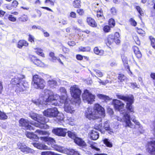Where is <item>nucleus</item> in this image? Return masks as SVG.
<instances>
[{
	"label": "nucleus",
	"mask_w": 155,
	"mask_h": 155,
	"mask_svg": "<svg viewBox=\"0 0 155 155\" xmlns=\"http://www.w3.org/2000/svg\"><path fill=\"white\" fill-rule=\"evenodd\" d=\"M44 94L45 96L46 100L51 102L52 105L59 106L61 104L64 103V110L67 113L72 114L74 113L75 110L74 108V104L71 103L70 101L68 100L66 97L63 96V99H61L57 94L54 95L53 92L49 90H45Z\"/></svg>",
	"instance_id": "f257e3e1"
},
{
	"label": "nucleus",
	"mask_w": 155,
	"mask_h": 155,
	"mask_svg": "<svg viewBox=\"0 0 155 155\" xmlns=\"http://www.w3.org/2000/svg\"><path fill=\"white\" fill-rule=\"evenodd\" d=\"M112 103L115 110L119 111L120 114V117H117V120L124 122L126 124V127H134V125L130 121V115L126 112L124 108V104L117 99H113Z\"/></svg>",
	"instance_id": "f03ea898"
},
{
	"label": "nucleus",
	"mask_w": 155,
	"mask_h": 155,
	"mask_svg": "<svg viewBox=\"0 0 155 155\" xmlns=\"http://www.w3.org/2000/svg\"><path fill=\"white\" fill-rule=\"evenodd\" d=\"M105 114L104 109L97 104H95L93 108H87L84 113L85 117L90 120H96L101 117H104Z\"/></svg>",
	"instance_id": "7ed1b4c3"
},
{
	"label": "nucleus",
	"mask_w": 155,
	"mask_h": 155,
	"mask_svg": "<svg viewBox=\"0 0 155 155\" xmlns=\"http://www.w3.org/2000/svg\"><path fill=\"white\" fill-rule=\"evenodd\" d=\"M25 78V76L24 75L18 74L11 80L12 84L16 85L15 91L18 94L24 91L28 87V83L23 80Z\"/></svg>",
	"instance_id": "20e7f679"
},
{
	"label": "nucleus",
	"mask_w": 155,
	"mask_h": 155,
	"mask_svg": "<svg viewBox=\"0 0 155 155\" xmlns=\"http://www.w3.org/2000/svg\"><path fill=\"white\" fill-rule=\"evenodd\" d=\"M40 138L41 140L47 142V143L49 146H47L41 143H35L33 144V145L35 147L41 150H51L52 148H54L57 151H60V147L59 146L57 145H54L55 142V140L53 138L47 137H40Z\"/></svg>",
	"instance_id": "39448f33"
},
{
	"label": "nucleus",
	"mask_w": 155,
	"mask_h": 155,
	"mask_svg": "<svg viewBox=\"0 0 155 155\" xmlns=\"http://www.w3.org/2000/svg\"><path fill=\"white\" fill-rule=\"evenodd\" d=\"M29 116L32 119L37 121L38 122L34 123L33 124L34 125L40 128L44 127L45 123V119L42 115L31 112L29 114Z\"/></svg>",
	"instance_id": "423d86ee"
},
{
	"label": "nucleus",
	"mask_w": 155,
	"mask_h": 155,
	"mask_svg": "<svg viewBox=\"0 0 155 155\" xmlns=\"http://www.w3.org/2000/svg\"><path fill=\"white\" fill-rule=\"evenodd\" d=\"M118 98L127 101L126 108L130 112H134V109L132 105L134 102V97L132 95L124 96L121 95L117 94Z\"/></svg>",
	"instance_id": "0eeeda50"
},
{
	"label": "nucleus",
	"mask_w": 155,
	"mask_h": 155,
	"mask_svg": "<svg viewBox=\"0 0 155 155\" xmlns=\"http://www.w3.org/2000/svg\"><path fill=\"white\" fill-rule=\"evenodd\" d=\"M33 78L32 84L34 87L37 89L44 88L45 86V82L44 79L37 75H34Z\"/></svg>",
	"instance_id": "6e6552de"
},
{
	"label": "nucleus",
	"mask_w": 155,
	"mask_h": 155,
	"mask_svg": "<svg viewBox=\"0 0 155 155\" xmlns=\"http://www.w3.org/2000/svg\"><path fill=\"white\" fill-rule=\"evenodd\" d=\"M82 97L84 102L88 104L92 103L95 98V96L87 90H84V93L82 94Z\"/></svg>",
	"instance_id": "1a4fd4ad"
},
{
	"label": "nucleus",
	"mask_w": 155,
	"mask_h": 155,
	"mask_svg": "<svg viewBox=\"0 0 155 155\" xmlns=\"http://www.w3.org/2000/svg\"><path fill=\"white\" fill-rule=\"evenodd\" d=\"M70 91L71 96L75 99H77L78 101H79L81 91L78 87L77 85H74L71 87Z\"/></svg>",
	"instance_id": "9d476101"
},
{
	"label": "nucleus",
	"mask_w": 155,
	"mask_h": 155,
	"mask_svg": "<svg viewBox=\"0 0 155 155\" xmlns=\"http://www.w3.org/2000/svg\"><path fill=\"white\" fill-rule=\"evenodd\" d=\"M58 113V109L56 107L48 109L43 112L45 116L50 117H56Z\"/></svg>",
	"instance_id": "9b49d317"
},
{
	"label": "nucleus",
	"mask_w": 155,
	"mask_h": 155,
	"mask_svg": "<svg viewBox=\"0 0 155 155\" xmlns=\"http://www.w3.org/2000/svg\"><path fill=\"white\" fill-rule=\"evenodd\" d=\"M45 90H47V89H45L44 90V91L42 93V96H41V97H43V101H45L44 102L43 101H41V99H42V98H40L39 99H38L36 101H33V102L36 105L38 106V107L40 108L42 107L43 106V105L44 104H45V105L47 104H48L47 102L48 103H50L49 104H51V102H50V101H47L46 100V99L45 98V96L44 94V92Z\"/></svg>",
	"instance_id": "f8f14e48"
},
{
	"label": "nucleus",
	"mask_w": 155,
	"mask_h": 155,
	"mask_svg": "<svg viewBox=\"0 0 155 155\" xmlns=\"http://www.w3.org/2000/svg\"><path fill=\"white\" fill-rule=\"evenodd\" d=\"M19 123L20 126L24 129L30 130L33 129V127L29 124V121L26 119L21 118L19 121Z\"/></svg>",
	"instance_id": "ddd939ff"
},
{
	"label": "nucleus",
	"mask_w": 155,
	"mask_h": 155,
	"mask_svg": "<svg viewBox=\"0 0 155 155\" xmlns=\"http://www.w3.org/2000/svg\"><path fill=\"white\" fill-rule=\"evenodd\" d=\"M52 132L53 134L57 136L65 137L67 132V130L65 128H57L54 129Z\"/></svg>",
	"instance_id": "4468645a"
},
{
	"label": "nucleus",
	"mask_w": 155,
	"mask_h": 155,
	"mask_svg": "<svg viewBox=\"0 0 155 155\" xmlns=\"http://www.w3.org/2000/svg\"><path fill=\"white\" fill-rule=\"evenodd\" d=\"M18 146L21 151L25 153H34V150L29 147H27L25 145L21 143H18Z\"/></svg>",
	"instance_id": "2eb2a0df"
},
{
	"label": "nucleus",
	"mask_w": 155,
	"mask_h": 155,
	"mask_svg": "<svg viewBox=\"0 0 155 155\" xmlns=\"http://www.w3.org/2000/svg\"><path fill=\"white\" fill-rule=\"evenodd\" d=\"M30 60L38 66L42 67L44 66V63L40 60L37 59L36 57L33 55H31L29 57Z\"/></svg>",
	"instance_id": "dca6fc26"
},
{
	"label": "nucleus",
	"mask_w": 155,
	"mask_h": 155,
	"mask_svg": "<svg viewBox=\"0 0 155 155\" xmlns=\"http://www.w3.org/2000/svg\"><path fill=\"white\" fill-rule=\"evenodd\" d=\"M74 142L79 146L84 147L86 146V143L81 138L76 137L74 140Z\"/></svg>",
	"instance_id": "f3484780"
},
{
	"label": "nucleus",
	"mask_w": 155,
	"mask_h": 155,
	"mask_svg": "<svg viewBox=\"0 0 155 155\" xmlns=\"http://www.w3.org/2000/svg\"><path fill=\"white\" fill-rule=\"evenodd\" d=\"M25 134L28 137L35 141H37L38 139L39 138L37 136L32 132H27Z\"/></svg>",
	"instance_id": "a211bd4d"
},
{
	"label": "nucleus",
	"mask_w": 155,
	"mask_h": 155,
	"mask_svg": "<svg viewBox=\"0 0 155 155\" xmlns=\"http://www.w3.org/2000/svg\"><path fill=\"white\" fill-rule=\"evenodd\" d=\"M90 135L91 138L94 140H97L99 137V133L96 130H92Z\"/></svg>",
	"instance_id": "6ab92c4d"
},
{
	"label": "nucleus",
	"mask_w": 155,
	"mask_h": 155,
	"mask_svg": "<svg viewBox=\"0 0 155 155\" xmlns=\"http://www.w3.org/2000/svg\"><path fill=\"white\" fill-rule=\"evenodd\" d=\"M28 45V42L24 40H20L19 41L17 44V47L19 48H21L23 46L27 47Z\"/></svg>",
	"instance_id": "aec40b11"
},
{
	"label": "nucleus",
	"mask_w": 155,
	"mask_h": 155,
	"mask_svg": "<svg viewBox=\"0 0 155 155\" xmlns=\"http://www.w3.org/2000/svg\"><path fill=\"white\" fill-rule=\"evenodd\" d=\"M49 86L52 88H55L57 85V81L54 80H50L48 81Z\"/></svg>",
	"instance_id": "412c9836"
},
{
	"label": "nucleus",
	"mask_w": 155,
	"mask_h": 155,
	"mask_svg": "<svg viewBox=\"0 0 155 155\" xmlns=\"http://www.w3.org/2000/svg\"><path fill=\"white\" fill-rule=\"evenodd\" d=\"M121 57L122 61L125 66V68L127 70V71H129L132 74V73L130 71L129 67L127 65L128 61L127 57L124 56H122Z\"/></svg>",
	"instance_id": "4be33fe9"
},
{
	"label": "nucleus",
	"mask_w": 155,
	"mask_h": 155,
	"mask_svg": "<svg viewBox=\"0 0 155 155\" xmlns=\"http://www.w3.org/2000/svg\"><path fill=\"white\" fill-rule=\"evenodd\" d=\"M114 36L113 35H109L106 41V44L107 45L112 44L114 41Z\"/></svg>",
	"instance_id": "5701e85b"
},
{
	"label": "nucleus",
	"mask_w": 155,
	"mask_h": 155,
	"mask_svg": "<svg viewBox=\"0 0 155 155\" xmlns=\"http://www.w3.org/2000/svg\"><path fill=\"white\" fill-rule=\"evenodd\" d=\"M104 127L106 130L109 131L108 133L110 134H111L113 133L112 130L110 127L109 122L108 121H106L104 123Z\"/></svg>",
	"instance_id": "b1692460"
},
{
	"label": "nucleus",
	"mask_w": 155,
	"mask_h": 155,
	"mask_svg": "<svg viewBox=\"0 0 155 155\" xmlns=\"http://www.w3.org/2000/svg\"><path fill=\"white\" fill-rule=\"evenodd\" d=\"M64 115L63 114L60 113L58 112V113L55 117L57 119L56 121L57 123L60 124V123H61L62 122L64 121Z\"/></svg>",
	"instance_id": "393cba45"
},
{
	"label": "nucleus",
	"mask_w": 155,
	"mask_h": 155,
	"mask_svg": "<svg viewBox=\"0 0 155 155\" xmlns=\"http://www.w3.org/2000/svg\"><path fill=\"white\" fill-rule=\"evenodd\" d=\"M87 21L88 24L90 26L95 27L96 26V24L94 20L91 17H88L87 18Z\"/></svg>",
	"instance_id": "a878e982"
},
{
	"label": "nucleus",
	"mask_w": 155,
	"mask_h": 155,
	"mask_svg": "<svg viewBox=\"0 0 155 155\" xmlns=\"http://www.w3.org/2000/svg\"><path fill=\"white\" fill-rule=\"evenodd\" d=\"M94 52L96 54L101 56L104 54V51L103 50H100L97 47H95L94 48Z\"/></svg>",
	"instance_id": "bb28decb"
},
{
	"label": "nucleus",
	"mask_w": 155,
	"mask_h": 155,
	"mask_svg": "<svg viewBox=\"0 0 155 155\" xmlns=\"http://www.w3.org/2000/svg\"><path fill=\"white\" fill-rule=\"evenodd\" d=\"M134 52L137 57L138 58H141L142 56V55L138 47L137 46H135L134 47Z\"/></svg>",
	"instance_id": "cd10ccee"
},
{
	"label": "nucleus",
	"mask_w": 155,
	"mask_h": 155,
	"mask_svg": "<svg viewBox=\"0 0 155 155\" xmlns=\"http://www.w3.org/2000/svg\"><path fill=\"white\" fill-rule=\"evenodd\" d=\"M91 50V47L89 46L84 47L81 46L79 48V51L82 52H89Z\"/></svg>",
	"instance_id": "c85d7f7f"
},
{
	"label": "nucleus",
	"mask_w": 155,
	"mask_h": 155,
	"mask_svg": "<svg viewBox=\"0 0 155 155\" xmlns=\"http://www.w3.org/2000/svg\"><path fill=\"white\" fill-rule=\"evenodd\" d=\"M34 49L35 50V52L37 54L42 57H44V54L43 52V50L41 48H35Z\"/></svg>",
	"instance_id": "c756f323"
},
{
	"label": "nucleus",
	"mask_w": 155,
	"mask_h": 155,
	"mask_svg": "<svg viewBox=\"0 0 155 155\" xmlns=\"http://www.w3.org/2000/svg\"><path fill=\"white\" fill-rule=\"evenodd\" d=\"M97 96L98 98L104 99L106 101H107L111 100V99L109 97L102 94H98L97 95Z\"/></svg>",
	"instance_id": "7c9ffc66"
},
{
	"label": "nucleus",
	"mask_w": 155,
	"mask_h": 155,
	"mask_svg": "<svg viewBox=\"0 0 155 155\" xmlns=\"http://www.w3.org/2000/svg\"><path fill=\"white\" fill-rule=\"evenodd\" d=\"M35 133H38L40 135H45L48 136L49 134L48 131H42L41 130H37L35 132Z\"/></svg>",
	"instance_id": "2f4dec72"
},
{
	"label": "nucleus",
	"mask_w": 155,
	"mask_h": 155,
	"mask_svg": "<svg viewBox=\"0 0 155 155\" xmlns=\"http://www.w3.org/2000/svg\"><path fill=\"white\" fill-rule=\"evenodd\" d=\"M60 91L62 94H63V96L61 97L57 94L60 97V98H61V99H63V97L64 96L66 97L67 98L66 96H65V95L66 94L67 91L63 87H61L60 88Z\"/></svg>",
	"instance_id": "473e14b6"
},
{
	"label": "nucleus",
	"mask_w": 155,
	"mask_h": 155,
	"mask_svg": "<svg viewBox=\"0 0 155 155\" xmlns=\"http://www.w3.org/2000/svg\"><path fill=\"white\" fill-rule=\"evenodd\" d=\"M80 3V0H74L73 3V5L74 7L78 8L81 6Z\"/></svg>",
	"instance_id": "72a5a7b5"
},
{
	"label": "nucleus",
	"mask_w": 155,
	"mask_h": 155,
	"mask_svg": "<svg viewBox=\"0 0 155 155\" xmlns=\"http://www.w3.org/2000/svg\"><path fill=\"white\" fill-rule=\"evenodd\" d=\"M67 132L68 133V136L71 138L73 139L74 140L75 138L76 137V135L74 133L71 131H68Z\"/></svg>",
	"instance_id": "f704fd0d"
},
{
	"label": "nucleus",
	"mask_w": 155,
	"mask_h": 155,
	"mask_svg": "<svg viewBox=\"0 0 155 155\" xmlns=\"http://www.w3.org/2000/svg\"><path fill=\"white\" fill-rule=\"evenodd\" d=\"M126 79V77L124 74H120L118 76V79L119 80V81L123 82Z\"/></svg>",
	"instance_id": "c9c22d12"
},
{
	"label": "nucleus",
	"mask_w": 155,
	"mask_h": 155,
	"mask_svg": "<svg viewBox=\"0 0 155 155\" xmlns=\"http://www.w3.org/2000/svg\"><path fill=\"white\" fill-rule=\"evenodd\" d=\"M69 154L71 155H80L78 151H76L74 150L71 149L69 150Z\"/></svg>",
	"instance_id": "e433bc0d"
},
{
	"label": "nucleus",
	"mask_w": 155,
	"mask_h": 155,
	"mask_svg": "<svg viewBox=\"0 0 155 155\" xmlns=\"http://www.w3.org/2000/svg\"><path fill=\"white\" fill-rule=\"evenodd\" d=\"M19 21H25L28 20V16L27 15H24L18 18Z\"/></svg>",
	"instance_id": "4c0bfd02"
},
{
	"label": "nucleus",
	"mask_w": 155,
	"mask_h": 155,
	"mask_svg": "<svg viewBox=\"0 0 155 155\" xmlns=\"http://www.w3.org/2000/svg\"><path fill=\"white\" fill-rule=\"evenodd\" d=\"M97 11V16L98 18H102L103 17V11L101 9L100 10H98Z\"/></svg>",
	"instance_id": "58836bf2"
},
{
	"label": "nucleus",
	"mask_w": 155,
	"mask_h": 155,
	"mask_svg": "<svg viewBox=\"0 0 155 155\" xmlns=\"http://www.w3.org/2000/svg\"><path fill=\"white\" fill-rule=\"evenodd\" d=\"M104 143L108 147H111L112 146L111 143L107 139H105L103 140Z\"/></svg>",
	"instance_id": "ea45409f"
},
{
	"label": "nucleus",
	"mask_w": 155,
	"mask_h": 155,
	"mask_svg": "<svg viewBox=\"0 0 155 155\" xmlns=\"http://www.w3.org/2000/svg\"><path fill=\"white\" fill-rule=\"evenodd\" d=\"M7 116L4 113L0 111V119L5 120L7 119Z\"/></svg>",
	"instance_id": "a19ab883"
},
{
	"label": "nucleus",
	"mask_w": 155,
	"mask_h": 155,
	"mask_svg": "<svg viewBox=\"0 0 155 155\" xmlns=\"http://www.w3.org/2000/svg\"><path fill=\"white\" fill-rule=\"evenodd\" d=\"M74 120V119L72 118L71 117H68L67 118L65 121L66 123L72 125L71 123L73 122Z\"/></svg>",
	"instance_id": "79ce46f5"
},
{
	"label": "nucleus",
	"mask_w": 155,
	"mask_h": 155,
	"mask_svg": "<svg viewBox=\"0 0 155 155\" xmlns=\"http://www.w3.org/2000/svg\"><path fill=\"white\" fill-rule=\"evenodd\" d=\"M94 71L95 72L96 74L99 77H102L103 75V74L101 71L98 70H94Z\"/></svg>",
	"instance_id": "37998d69"
},
{
	"label": "nucleus",
	"mask_w": 155,
	"mask_h": 155,
	"mask_svg": "<svg viewBox=\"0 0 155 155\" xmlns=\"http://www.w3.org/2000/svg\"><path fill=\"white\" fill-rule=\"evenodd\" d=\"M41 155H55V153L50 151H48L42 152Z\"/></svg>",
	"instance_id": "c03bdc74"
},
{
	"label": "nucleus",
	"mask_w": 155,
	"mask_h": 155,
	"mask_svg": "<svg viewBox=\"0 0 155 155\" xmlns=\"http://www.w3.org/2000/svg\"><path fill=\"white\" fill-rule=\"evenodd\" d=\"M136 8V9L140 15L143 16L144 15L143 12L140 7L139 6H137Z\"/></svg>",
	"instance_id": "a18cd8bd"
},
{
	"label": "nucleus",
	"mask_w": 155,
	"mask_h": 155,
	"mask_svg": "<svg viewBox=\"0 0 155 155\" xmlns=\"http://www.w3.org/2000/svg\"><path fill=\"white\" fill-rule=\"evenodd\" d=\"M150 38L151 41V45L155 49V39L152 37H150Z\"/></svg>",
	"instance_id": "49530a36"
},
{
	"label": "nucleus",
	"mask_w": 155,
	"mask_h": 155,
	"mask_svg": "<svg viewBox=\"0 0 155 155\" xmlns=\"http://www.w3.org/2000/svg\"><path fill=\"white\" fill-rule=\"evenodd\" d=\"M109 24L111 27H114L115 24L114 19L112 18L110 19L109 21Z\"/></svg>",
	"instance_id": "de8ad7c7"
},
{
	"label": "nucleus",
	"mask_w": 155,
	"mask_h": 155,
	"mask_svg": "<svg viewBox=\"0 0 155 155\" xmlns=\"http://www.w3.org/2000/svg\"><path fill=\"white\" fill-rule=\"evenodd\" d=\"M134 122L137 125L139 126V130L140 131V133H142L143 132V131L140 130H142L143 128L140 125V123L136 120H134Z\"/></svg>",
	"instance_id": "09e8293b"
},
{
	"label": "nucleus",
	"mask_w": 155,
	"mask_h": 155,
	"mask_svg": "<svg viewBox=\"0 0 155 155\" xmlns=\"http://www.w3.org/2000/svg\"><path fill=\"white\" fill-rule=\"evenodd\" d=\"M49 56L51 58V61H54L57 59V58L54 56V53L53 52H51L49 54Z\"/></svg>",
	"instance_id": "8fccbe9b"
},
{
	"label": "nucleus",
	"mask_w": 155,
	"mask_h": 155,
	"mask_svg": "<svg viewBox=\"0 0 155 155\" xmlns=\"http://www.w3.org/2000/svg\"><path fill=\"white\" fill-rule=\"evenodd\" d=\"M137 28V31L139 34L141 35H145V32L144 31L140 28Z\"/></svg>",
	"instance_id": "3c124183"
},
{
	"label": "nucleus",
	"mask_w": 155,
	"mask_h": 155,
	"mask_svg": "<svg viewBox=\"0 0 155 155\" xmlns=\"http://www.w3.org/2000/svg\"><path fill=\"white\" fill-rule=\"evenodd\" d=\"M90 147H91L92 149H93L97 151H98L100 150V149L97 147L95 144L93 143L90 144Z\"/></svg>",
	"instance_id": "603ef678"
},
{
	"label": "nucleus",
	"mask_w": 155,
	"mask_h": 155,
	"mask_svg": "<svg viewBox=\"0 0 155 155\" xmlns=\"http://www.w3.org/2000/svg\"><path fill=\"white\" fill-rule=\"evenodd\" d=\"M111 14L113 15H116L117 13V10L115 8L113 7L110 9Z\"/></svg>",
	"instance_id": "864d4df0"
},
{
	"label": "nucleus",
	"mask_w": 155,
	"mask_h": 155,
	"mask_svg": "<svg viewBox=\"0 0 155 155\" xmlns=\"http://www.w3.org/2000/svg\"><path fill=\"white\" fill-rule=\"evenodd\" d=\"M8 19L13 22H15L16 21V18L12 15H10L8 17Z\"/></svg>",
	"instance_id": "5fc2aeb1"
},
{
	"label": "nucleus",
	"mask_w": 155,
	"mask_h": 155,
	"mask_svg": "<svg viewBox=\"0 0 155 155\" xmlns=\"http://www.w3.org/2000/svg\"><path fill=\"white\" fill-rule=\"evenodd\" d=\"M110 30V28L109 26L106 25L104 27L103 30L105 32H108Z\"/></svg>",
	"instance_id": "6e6d98bb"
},
{
	"label": "nucleus",
	"mask_w": 155,
	"mask_h": 155,
	"mask_svg": "<svg viewBox=\"0 0 155 155\" xmlns=\"http://www.w3.org/2000/svg\"><path fill=\"white\" fill-rule=\"evenodd\" d=\"M34 36L32 35H28V40L31 42H34Z\"/></svg>",
	"instance_id": "4d7b16f0"
},
{
	"label": "nucleus",
	"mask_w": 155,
	"mask_h": 155,
	"mask_svg": "<svg viewBox=\"0 0 155 155\" xmlns=\"http://www.w3.org/2000/svg\"><path fill=\"white\" fill-rule=\"evenodd\" d=\"M130 22L131 24L134 26H136L137 22L133 18H131L130 19Z\"/></svg>",
	"instance_id": "13d9d810"
},
{
	"label": "nucleus",
	"mask_w": 155,
	"mask_h": 155,
	"mask_svg": "<svg viewBox=\"0 0 155 155\" xmlns=\"http://www.w3.org/2000/svg\"><path fill=\"white\" fill-rule=\"evenodd\" d=\"M76 58L78 60H81L83 59V56L80 54H78L76 56Z\"/></svg>",
	"instance_id": "bf43d9fd"
},
{
	"label": "nucleus",
	"mask_w": 155,
	"mask_h": 155,
	"mask_svg": "<svg viewBox=\"0 0 155 155\" xmlns=\"http://www.w3.org/2000/svg\"><path fill=\"white\" fill-rule=\"evenodd\" d=\"M18 4V2L16 0L14 1L12 3V5L14 7H16Z\"/></svg>",
	"instance_id": "052dcab7"
},
{
	"label": "nucleus",
	"mask_w": 155,
	"mask_h": 155,
	"mask_svg": "<svg viewBox=\"0 0 155 155\" xmlns=\"http://www.w3.org/2000/svg\"><path fill=\"white\" fill-rule=\"evenodd\" d=\"M77 12L80 15H82L84 13L83 9H78L77 10Z\"/></svg>",
	"instance_id": "680f3d73"
},
{
	"label": "nucleus",
	"mask_w": 155,
	"mask_h": 155,
	"mask_svg": "<svg viewBox=\"0 0 155 155\" xmlns=\"http://www.w3.org/2000/svg\"><path fill=\"white\" fill-rule=\"evenodd\" d=\"M130 87L133 88H134L137 87V85L135 83H130Z\"/></svg>",
	"instance_id": "e2e57ef3"
},
{
	"label": "nucleus",
	"mask_w": 155,
	"mask_h": 155,
	"mask_svg": "<svg viewBox=\"0 0 155 155\" xmlns=\"http://www.w3.org/2000/svg\"><path fill=\"white\" fill-rule=\"evenodd\" d=\"M60 23H61L62 24L65 25L67 24V21L64 19H62L61 20Z\"/></svg>",
	"instance_id": "0e129e2a"
},
{
	"label": "nucleus",
	"mask_w": 155,
	"mask_h": 155,
	"mask_svg": "<svg viewBox=\"0 0 155 155\" xmlns=\"http://www.w3.org/2000/svg\"><path fill=\"white\" fill-rule=\"evenodd\" d=\"M68 45L70 46H73L75 45V43L74 41H69L68 42Z\"/></svg>",
	"instance_id": "69168bd1"
},
{
	"label": "nucleus",
	"mask_w": 155,
	"mask_h": 155,
	"mask_svg": "<svg viewBox=\"0 0 155 155\" xmlns=\"http://www.w3.org/2000/svg\"><path fill=\"white\" fill-rule=\"evenodd\" d=\"M62 49L63 51H64V53L68 52L69 51L68 49L65 47H63Z\"/></svg>",
	"instance_id": "338daca9"
},
{
	"label": "nucleus",
	"mask_w": 155,
	"mask_h": 155,
	"mask_svg": "<svg viewBox=\"0 0 155 155\" xmlns=\"http://www.w3.org/2000/svg\"><path fill=\"white\" fill-rule=\"evenodd\" d=\"M110 64V66L114 67L116 66L117 65V64L115 61H111Z\"/></svg>",
	"instance_id": "774afa93"
}]
</instances>
